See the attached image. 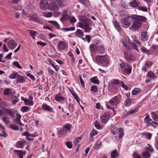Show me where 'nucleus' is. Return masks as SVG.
Returning <instances> with one entry per match:
<instances>
[{"instance_id": "nucleus-19", "label": "nucleus", "mask_w": 158, "mask_h": 158, "mask_svg": "<svg viewBox=\"0 0 158 158\" xmlns=\"http://www.w3.org/2000/svg\"><path fill=\"white\" fill-rule=\"evenodd\" d=\"M125 58L127 60H133L134 59V57L128 52H125L124 53Z\"/></svg>"}, {"instance_id": "nucleus-29", "label": "nucleus", "mask_w": 158, "mask_h": 158, "mask_svg": "<svg viewBox=\"0 0 158 158\" xmlns=\"http://www.w3.org/2000/svg\"><path fill=\"white\" fill-rule=\"evenodd\" d=\"M144 122L145 123L148 122H151L152 119L150 118L148 113H147L146 114V117L144 119Z\"/></svg>"}, {"instance_id": "nucleus-14", "label": "nucleus", "mask_w": 158, "mask_h": 158, "mask_svg": "<svg viewBox=\"0 0 158 158\" xmlns=\"http://www.w3.org/2000/svg\"><path fill=\"white\" fill-rule=\"evenodd\" d=\"M148 36L145 31H143L141 34V40L143 41H145L148 40Z\"/></svg>"}, {"instance_id": "nucleus-7", "label": "nucleus", "mask_w": 158, "mask_h": 158, "mask_svg": "<svg viewBox=\"0 0 158 158\" xmlns=\"http://www.w3.org/2000/svg\"><path fill=\"white\" fill-rule=\"evenodd\" d=\"M39 5L41 9H47L48 7V0H41L39 2Z\"/></svg>"}, {"instance_id": "nucleus-30", "label": "nucleus", "mask_w": 158, "mask_h": 158, "mask_svg": "<svg viewBox=\"0 0 158 158\" xmlns=\"http://www.w3.org/2000/svg\"><path fill=\"white\" fill-rule=\"evenodd\" d=\"M139 2L136 0H134L130 3V5L132 7H135L139 4Z\"/></svg>"}, {"instance_id": "nucleus-60", "label": "nucleus", "mask_w": 158, "mask_h": 158, "mask_svg": "<svg viewBox=\"0 0 158 158\" xmlns=\"http://www.w3.org/2000/svg\"><path fill=\"white\" fill-rule=\"evenodd\" d=\"M65 144L69 148H71L72 147V144L71 142L68 141L65 143Z\"/></svg>"}, {"instance_id": "nucleus-45", "label": "nucleus", "mask_w": 158, "mask_h": 158, "mask_svg": "<svg viewBox=\"0 0 158 158\" xmlns=\"http://www.w3.org/2000/svg\"><path fill=\"white\" fill-rule=\"evenodd\" d=\"M113 23L115 28L118 31L120 30V27L117 22L115 20H114Z\"/></svg>"}, {"instance_id": "nucleus-10", "label": "nucleus", "mask_w": 158, "mask_h": 158, "mask_svg": "<svg viewBox=\"0 0 158 158\" xmlns=\"http://www.w3.org/2000/svg\"><path fill=\"white\" fill-rule=\"evenodd\" d=\"M57 46L59 50H62L66 49V45L64 42L60 41L58 42Z\"/></svg>"}, {"instance_id": "nucleus-33", "label": "nucleus", "mask_w": 158, "mask_h": 158, "mask_svg": "<svg viewBox=\"0 0 158 158\" xmlns=\"http://www.w3.org/2000/svg\"><path fill=\"white\" fill-rule=\"evenodd\" d=\"M75 30L74 27H70L68 28H64L62 29V30L64 31H73Z\"/></svg>"}, {"instance_id": "nucleus-54", "label": "nucleus", "mask_w": 158, "mask_h": 158, "mask_svg": "<svg viewBox=\"0 0 158 158\" xmlns=\"http://www.w3.org/2000/svg\"><path fill=\"white\" fill-rule=\"evenodd\" d=\"M94 125L95 127L97 129L100 130L102 129V127L99 125L97 121L94 122Z\"/></svg>"}, {"instance_id": "nucleus-48", "label": "nucleus", "mask_w": 158, "mask_h": 158, "mask_svg": "<svg viewBox=\"0 0 158 158\" xmlns=\"http://www.w3.org/2000/svg\"><path fill=\"white\" fill-rule=\"evenodd\" d=\"M69 21L71 23H75L77 22V19L74 16H70L69 19Z\"/></svg>"}, {"instance_id": "nucleus-12", "label": "nucleus", "mask_w": 158, "mask_h": 158, "mask_svg": "<svg viewBox=\"0 0 158 158\" xmlns=\"http://www.w3.org/2000/svg\"><path fill=\"white\" fill-rule=\"evenodd\" d=\"M26 143V141L24 140L18 141L16 143L15 146L19 148H23Z\"/></svg>"}, {"instance_id": "nucleus-27", "label": "nucleus", "mask_w": 158, "mask_h": 158, "mask_svg": "<svg viewBox=\"0 0 158 158\" xmlns=\"http://www.w3.org/2000/svg\"><path fill=\"white\" fill-rule=\"evenodd\" d=\"M138 110V108L137 107L134 109H133L127 112V115H130L135 113Z\"/></svg>"}, {"instance_id": "nucleus-32", "label": "nucleus", "mask_w": 158, "mask_h": 158, "mask_svg": "<svg viewBox=\"0 0 158 158\" xmlns=\"http://www.w3.org/2000/svg\"><path fill=\"white\" fill-rule=\"evenodd\" d=\"M19 75V74L18 73L14 72L10 75L9 77L12 79H14L16 77L17 78Z\"/></svg>"}, {"instance_id": "nucleus-25", "label": "nucleus", "mask_w": 158, "mask_h": 158, "mask_svg": "<svg viewBox=\"0 0 158 158\" xmlns=\"http://www.w3.org/2000/svg\"><path fill=\"white\" fill-rule=\"evenodd\" d=\"M148 75L150 78L152 79H156L157 77V76H156L155 74L151 71L148 72Z\"/></svg>"}, {"instance_id": "nucleus-42", "label": "nucleus", "mask_w": 158, "mask_h": 158, "mask_svg": "<svg viewBox=\"0 0 158 158\" xmlns=\"http://www.w3.org/2000/svg\"><path fill=\"white\" fill-rule=\"evenodd\" d=\"M52 14L51 12H47L43 13V15L45 17L47 18H50L52 16Z\"/></svg>"}, {"instance_id": "nucleus-52", "label": "nucleus", "mask_w": 158, "mask_h": 158, "mask_svg": "<svg viewBox=\"0 0 158 158\" xmlns=\"http://www.w3.org/2000/svg\"><path fill=\"white\" fill-rule=\"evenodd\" d=\"M70 16L68 14H64L63 15L62 19L64 20H68L69 19Z\"/></svg>"}, {"instance_id": "nucleus-16", "label": "nucleus", "mask_w": 158, "mask_h": 158, "mask_svg": "<svg viewBox=\"0 0 158 158\" xmlns=\"http://www.w3.org/2000/svg\"><path fill=\"white\" fill-rule=\"evenodd\" d=\"M13 151L14 152H18L17 155L18 157L19 158L23 157V155H25L26 153V151H23L21 150H14Z\"/></svg>"}, {"instance_id": "nucleus-44", "label": "nucleus", "mask_w": 158, "mask_h": 158, "mask_svg": "<svg viewBox=\"0 0 158 158\" xmlns=\"http://www.w3.org/2000/svg\"><path fill=\"white\" fill-rule=\"evenodd\" d=\"M67 133V131L66 129H62L60 131L59 134L61 135H66Z\"/></svg>"}, {"instance_id": "nucleus-24", "label": "nucleus", "mask_w": 158, "mask_h": 158, "mask_svg": "<svg viewBox=\"0 0 158 158\" xmlns=\"http://www.w3.org/2000/svg\"><path fill=\"white\" fill-rule=\"evenodd\" d=\"M119 156V154L117 150L113 151L111 153V158H118Z\"/></svg>"}, {"instance_id": "nucleus-1", "label": "nucleus", "mask_w": 158, "mask_h": 158, "mask_svg": "<svg viewBox=\"0 0 158 158\" xmlns=\"http://www.w3.org/2000/svg\"><path fill=\"white\" fill-rule=\"evenodd\" d=\"M79 17V20L81 22L78 23V26L84 29L85 32L89 33L92 29L89 27L92 25L90 19L86 17L81 15Z\"/></svg>"}, {"instance_id": "nucleus-37", "label": "nucleus", "mask_w": 158, "mask_h": 158, "mask_svg": "<svg viewBox=\"0 0 158 158\" xmlns=\"http://www.w3.org/2000/svg\"><path fill=\"white\" fill-rule=\"evenodd\" d=\"M142 155L144 158H149L151 156L150 154L147 152H143Z\"/></svg>"}, {"instance_id": "nucleus-11", "label": "nucleus", "mask_w": 158, "mask_h": 158, "mask_svg": "<svg viewBox=\"0 0 158 158\" xmlns=\"http://www.w3.org/2000/svg\"><path fill=\"white\" fill-rule=\"evenodd\" d=\"M109 119V115L107 113L105 114L100 118L101 122L103 124L106 123Z\"/></svg>"}, {"instance_id": "nucleus-34", "label": "nucleus", "mask_w": 158, "mask_h": 158, "mask_svg": "<svg viewBox=\"0 0 158 158\" xmlns=\"http://www.w3.org/2000/svg\"><path fill=\"white\" fill-rule=\"evenodd\" d=\"M81 2L86 6H88L90 5V2L89 0H79Z\"/></svg>"}, {"instance_id": "nucleus-50", "label": "nucleus", "mask_w": 158, "mask_h": 158, "mask_svg": "<svg viewBox=\"0 0 158 158\" xmlns=\"http://www.w3.org/2000/svg\"><path fill=\"white\" fill-rule=\"evenodd\" d=\"M29 32L33 39H35V36L37 32L33 30H29Z\"/></svg>"}, {"instance_id": "nucleus-20", "label": "nucleus", "mask_w": 158, "mask_h": 158, "mask_svg": "<svg viewBox=\"0 0 158 158\" xmlns=\"http://www.w3.org/2000/svg\"><path fill=\"white\" fill-rule=\"evenodd\" d=\"M26 80V78L24 77L19 75L17 78L16 83H22L24 82Z\"/></svg>"}, {"instance_id": "nucleus-9", "label": "nucleus", "mask_w": 158, "mask_h": 158, "mask_svg": "<svg viewBox=\"0 0 158 158\" xmlns=\"http://www.w3.org/2000/svg\"><path fill=\"white\" fill-rule=\"evenodd\" d=\"M41 108L44 111H48L51 112H54V109L45 103L42 104Z\"/></svg>"}, {"instance_id": "nucleus-53", "label": "nucleus", "mask_w": 158, "mask_h": 158, "mask_svg": "<svg viewBox=\"0 0 158 158\" xmlns=\"http://www.w3.org/2000/svg\"><path fill=\"white\" fill-rule=\"evenodd\" d=\"M98 89L97 86L95 85H93L91 87V91H93L94 92H96L98 91Z\"/></svg>"}, {"instance_id": "nucleus-6", "label": "nucleus", "mask_w": 158, "mask_h": 158, "mask_svg": "<svg viewBox=\"0 0 158 158\" xmlns=\"http://www.w3.org/2000/svg\"><path fill=\"white\" fill-rule=\"evenodd\" d=\"M120 97V96H116L111 99L109 103L112 106H116L119 103V98Z\"/></svg>"}, {"instance_id": "nucleus-51", "label": "nucleus", "mask_w": 158, "mask_h": 158, "mask_svg": "<svg viewBox=\"0 0 158 158\" xmlns=\"http://www.w3.org/2000/svg\"><path fill=\"white\" fill-rule=\"evenodd\" d=\"M145 137L148 139H151L152 134L151 133H146L144 134Z\"/></svg>"}, {"instance_id": "nucleus-49", "label": "nucleus", "mask_w": 158, "mask_h": 158, "mask_svg": "<svg viewBox=\"0 0 158 158\" xmlns=\"http://www.w3.org/2000/svg\"><path fill=\"white\" fill-rule=\"evenodd\" d=\"M21 110L23 112H26L29 111L30 110V109L27 106H24L22 107Z\"/></svg>"}, {"instance_id": "nucleus-22", "label": "nucleus", "mask_w": 158, "mask_h": 158, "mask_svg": "<svg viewBox=\"0 0 158 158\" xmlns=\"http://www.w3.org/2000/svg\"><path fill=\"white\" fill-rule=\"evenodd\" d=\"M124 72L127 74H130L131 72V66L128 64H126Z\"/></svg>"}, {"instance_id": "nucleus-5", "label": "nucleus", "mask_w": 158, "mask_h": 158, "mask_svg": "<svg viewBox=\"0 0 158 158\" xmlns=\"http://www.w3.org/2000/svg\"><path fill=\"white\" fill-rule=\"evenodd\" d=\"M131 18L133 20H136L138 22H145L147 20V19L145 17L141 16L133 15L131 16Z\"/></svg>"}, {"instance_id": "nucleus-59", "label": "nucleus", "mask_w": 158, "mask_h": 158, "mask_svg": "<svg viewBox=\"0 0 158 158\" xmlns=\"http://www.w3.org/2000/svg\"><path fill=\"white\" fill-rule=\"evenodd\" d=\"M12 104H15L18 101V98L16 96H14L12 98Z\"/></svg>"}, {"instance_id": "nucleus-39", "label": "nucleus", "mask_w": 158, "mask_h": 158, "mask_svg": "<svg viewBox=\"0 0 158 158\" xmlns=\"http://www.w3.org/2000/svg\"><path fill=\"white\" fill-rule=\"evenodd\" d=\"M131 101L132 99L130 98H128L124 102V105L126 106H129L131 103Z\"/></svg>"}, {"instance_id": "nucleus-62", "label": "nucleus", "mask_w": 158, "mask_h": 158, "mask_svg": "<svg viewBox=\"0 0 158 158\" xmlns=\"http://www.w3.org/2000/svg\"><path fill=\"white\" fill-rule=\"evenodd\" d=\"M26 75L28 77H30L31 79L33 81H35V78L31 74L29 73H26Z\"/></svg>"}, {"instance_id": "nucleus-43", "label": "nucleus", "mask_w": 158, "mask_h": 158, "mask_svg": "<svg viewBox=\"0 0 158 158\" xmlns=\"http://www.w3.org/2000/svg\"><path fill=\"white\" fill-rule=\"evenodd\" d=\"M98 50L101 54H103L104 53V48L102 46H99L97 48Z\"/></svg>"}, {"instance_id": "nucleus-18", "label": "nucleus", "mask_w": 158, "mask_h": 158, "mask_svg": "<svg viewBox=\"0 0 158 158\" xmlns=\"http://www.w3.org/2000/svg\"><path fill=\"white\" fill-rule=\"evenodd\" d=\"M21 118V115L19 114H16V118L13 120V121L18 123L20 125L24 126V124H23L20 121V118Z\"/></svg>"}, {"instance_id": "nucleus-63", "label": "nucleus", "mask_w": 158, "mask_h": 158, "mask_svg": "<svg viewBox=\"0 0 158 158\" xmlns=\"http://www.w3.org/2000/svg\"><path fill=\"white\" fill-rule=\"evenodd\" d=\"M152 64V63L151 61H148L146 62L144 65L148 68L150 67Z\"/></svg>"}, {"instance_id": "nucleus-4", "label": "nucleus", "mask_w": 158, "mask_h": 158, "mask_svg": "<svg viewBox=\"0 0 158 158\" xmlns=\"http://www.w3.org/2000/svg\"><path fill=\"white\" fill-rule=\"evenodd\" d=\"M108 60V56L106 55L98 56L96 57V61L100 63L107 62Z\"/></svg>"}, {"instance_id": "nucleus-56", "label": "nucleus", "mask_w": 158, "mask_h": 158, "mask_svg": "<svg viewBox=\"0 0 158 158\" xmlns=\"http://www.w3.org/2000/svg\"><path fill=\"white\" fill-rule=\"evenodd\" d=\"M119 138H121L124 135L123 130L121 128H119Z\"/></svg>"}, {"instance_id": "nucleus-23", "label": "nucleus", "mask_w": 158, "mask_h": 158, "mask_svg": "<svg viewBox=\"0 0 158 158\" xmlns=\"http://www.w3.org/2000/svg\"><path fill=\"white\" fill-rule=\"evenodd\" d=\"M76 36L78 37L81 38L84 35L83 31L80 29H77L75 32Z\"/></svg>"}, {"instance_id": "nucleus-28", "label": "nucleus", "mask_w": 158, "mask_h": 158, "mask_svg": "<svg viewBox=\"0 0 158 158\" xmlns=\"http://www.w3.org/2000/svg\"><path fill=\"white\" fill-rule=\"evenodd\" d=\"M2 121L6 124H8L10 123V118L6 116H3L2 118Z\"/></svg>"}, {"instance_id": "nucleus-15", "label": "nucleus", "mask_w": 158, "mask_h": 158, "mask_svg": "<svg viewBox=\"0 0 158 158\" xmlns=\"http://www.w3.org/2000/svg\"><path fill=\"white\" fill-rule=\"evenodd\" d=\"M8 48L11 49H14L17 46V44L14 40H11L8 42Z\"/></svg>"}, {"instance_id": "nucleus-17", "label": "nucleus", "mask_w": 158, "mask_h": 158, "mask_svg": "<svg viewBox=\"0 0 158 158\" xmlns=\"http://www.w3.org/2000/svg\"><path fill=\"white\" fill-rule=\"evenodd\" d=\"M55 98L56 101L60 102L64 100L65 98L61 96V94L60 93H59L55 95Z\"/></svg>"}, {"instance_id": "nucleus-36", "label": "nucleus", "mask_w": 158, "mask_h": 158, "mask_svg": "<svg viewBox=\"0 0 158 158\" xmlns=\"http://www.w3.org/2000/svg\"><path fill=\"white\" fill-rule=\"evenodd\" d=\"M29 19V20H33L37 22H38L39 21V19L35 15H33L30 16Z\"/></svg>"}, {"instance_id": "nucleus-35", "label": "nucleus", "mask_w": 158, "mask_h": 158, "mask_svg": "<svg viewBox=\"0 0 158 158\" xmlns=\"http://www.w3.org/2000/svg\"><path fill=\"white\" fill-rule=\"evenodd\" d=\"M4 94L7 95H10L12 94L11 90L10 89L7 88L5 89L4 91Z\"/></svg>"}, {"instance_id": "nucleus-40", "label": "nucleus", "mask_w": 158, "mask_h": 158, "mask_svg": "<svg viewBox=\"0 0 158 158\" xmlns=\"http://www.w3.org/2000/svg\"><path fill=\"white\" fill-rule=\"evenodd\" d=\"M63 127L65 128L64 129H66L67 131L68 132H70L71 127H72L71 125L69 124H68L64 126Z\"/></svg>"}, {"instance_id": "nucleus-8", "label": "nucleus", "mask_w": 158, "mask_h": 158, "mask_svg": "<svg viewBox=\"0 0 158 158\" xmlns=\"http://www.w3.org/2000/svg\"><path fill=\"white\" fill-rule=\"evenodd\" d=\"M48 8L51 10H57L59 7L56 3L54 2H52L49 3Z\"/></svg>"}, {"instance_id": "nucleus-61", "label": "nucleus", "mask_w": 158, "mask_h": 158, "mask_svg": "<svg viewBox=\"0 0 158 158\" xmlns=\"http://www.w3.org/2000/svg\"><path fill=\"white\" fill-rule=\"evenodd\" d=\"M81 138L80 137H78L76 138L75 140L74 141L73 143L74 144L77 145L81 139Z\"/></svg>"}, {"instance_id": "nucleus-41", "label": "nucleus", "mask_w": 158, "mask_h": 158, "mask_svg": "<svg viewBox=\"0 0 158 158\" xmlns=\"http://www.w3.org/2000/svg\"><path fill=\"white\" fill-rule=\"evenodd\" d=\"M97 45L95 44H91L90 45V50L91 52L94 51L97 49Z\"/></svg>"}, {"instance_id": "nucleus-64", "label": "nucleus", "mask_w": 158, "mask_h": 158, "mask_svg": "<svg viewBox=\"0 0 158 158\" xmlns=\"http://www.w3.org/2000/svg\"><path fill=\"white\" fill-rule=\"evenodd\" d=\"M132 156L134 158H141L139 154L135 152H134Z\"/></svg>"}, {"instance_id": "nucleus-58", "label": "nucleus", "mask_w": 158, "mask_h": 158, "mask_svg": "<svg viewBox=\"0 0 158 158\" xmlns=\"http://www.w3.org/2000/svg\"><path fill=\"white\" fill-rule=\"evenodd\" d=\"M138 9L139 10L147 12V7L143 6H140L138 7Z\"/></svg>"}, {"instance_id": "nucleus-55", "label": "nucleus", "mask_w": 158, "mask_h": 158, "mask_svg": "<svg viewBox=\"0 0 158 158\" xmlns=\"http://www.w3.org/2000/svg\"><path fill=\"white\" fill-rule=\"evenodd\" d=\"M10 128L15 131L18 130H19V127L17 126L14 124H11L10 126Z\"/></svg>"}, {"instance_id": "nucleus-57", "label": "nucleus", "mask_w": 158, "mask_h": 158, "mask_svg": "<svg viewBox=\"0 0 158 158\" xmlns=\"http://www.w3.org/2000/svg\"><path fill=\"white\" fill-rule=\"evenodd\" d=\"M152 50L154 51L158 49V45L156 44L152 45L151 47Z\"/></svg>"}, {"instance_id": "nucleus-46", "label": "nucleus", "mask_w": 158, "mask_h": 158, "mask_svg": "<svg viewBox=\"0 0 158 158\" xmlns=\"http://www.w3.org/2000/svg\"><path fill=\"white\" fill-rule=\"evenodd\" d=\"M48 22L55 26L57 28H60V25L56 22L52 21H49Z\"/></svg>"}, {"instance_id": "nucleus-38", "label": "nucleus", "mask_w": 158, "mask_h": 158, "mask_svg": "<svg viewBox=\"0 0 158 158\" xmlns=\"http://www.w3.org/2000/svg\"><path fill=\"white\" fill-rule=\"evenodd\" d=\"M153 119L156 121H158V115L154 112L151 113Z\"/></svg>"}, {"instance_id": "nucleus-26", "label": "nucleus", "mask_w": 158, "mask_h": 158, "mask_svg": "<svg viewBox=\"0 0 158 158\" xmlns=\"http://www.w3.org/2000/svg\"><path fill=\"white\" fill-rule=\"evenodd\" d=\"M57 3L58 4V6L60 7H63L65 6L66 4L65 2L64 1L61 0H56Z\"/></svg>"}, {"instance_id": "nucleus-2", "label": "nucleus", "mask_w": 158, "mask_h": 158, "mask_svg": "<svg viewBox=\"0 0 158 158\" xmlns=\"http://www.w3.org/2000/svg\"><path fill=\"white\" fill-rule=\"evenodd\" d=\"M122 26L124 28H127L131 25V21L129 19V17L123 18L121 21Z\"/></svg>"}, {"instance_id": "nucleus-21", "label": "nucleus", "mask_w": 158, "mask_h": 158, "mask_svg": "<svg viewBox=\"0 0 158 158\" xmlns=\"http://www.w3.org/2000/svg\"><path fill=\"white\" fill-rule=\"evenodd\" d=\"M30 98L25 100L24 103L26 105L28 106H32L34 104V103L32 101L33 97H29Z\"/></svg>"}, {"instance_id": "nucleus-47", "label": "nucleus", "mask_w": 158, "mask_h": 158, "mask_svg": "<svg viewBox=\"0 0 158 158\" xmlns=\"http://www.w3.org/2000/svg\"><path fill=\"white\" fill-rule=\"evenodd\" d=\"M140 92V90L138 88H135L134 90H133L132 94L133 95H135L139 94Z\"/></svg>"}, {"instance_id": "nucleus-13", "label": "nucleus", "mask_w": 158, "mask_h": 158, "mask_svg": "<svg viewBox=\"0 0 158 158\" xmlns=\"http://www.w3.org/2000/svg\"><path fill=\"white\" fill-rule=\"evenodd\" d=\"M6 114L9 115L11 118H13L15 116V113L11 110L8 108L5 109L3 111Z\"/></svg>"}, {"instance_id": "nucleus-31", "label": "nucleus", "mask_w": 158, "mask_h": 158, "mask_svg": "<svg viewBox=\"0 0 158 158\" xmlns=\"http://www.w3.org/2000/svg\"><path fill=\"white\" fill-rule=\"evenodd\" d=\"M91 82L94 84H99L100 81H99L96 78V77H93L90 79Z\"/></svg>"}, {"instance_id": "nucleus-3", "label": "nucleus", "mask_w": 158, "mask_h": 158, "mask_svg": "<svg viewBox=\"0 0 158 158\" xmlns=\"http://www.w3.org/2000/svg\"><path fill=\"white\" fill-rule=\"evenodd\" d=\"M133 20L132 25L131 27H130V29L136 31L141 27V23L136 20Z\"/></svg>"}]
</instances>
